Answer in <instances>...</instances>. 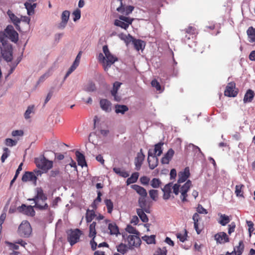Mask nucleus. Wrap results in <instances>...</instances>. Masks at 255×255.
Returning <instances> with one entry per match:
<instances>
[{
	"mask_svg": "<svg viewBox=\"0 0 255 255\" xmlns=\"http://www.w3.org/2000/svg\"><path fill=\"white\" fill-rule=\"evenodd\" d=\"M115 112L117 114H121L122 115L128 110V108L126 105L117 104L115 105Z\"/></svg>",
	"mask_w": 255,
	"mask_h": 255,
	"instance_id": "obj_27",
	"label": "nucleus"
},
{
	"mask_svg": "<svg viewBox=\"0 0 255 255\" xmlns=\"http://www.w3.org/2000/svg\"><path fill=\"white\" fill-rule=\"evenodd\" d=\"M1 54L3 58L7 62H10L12 60V47L11 45H7L5 47H0Z\"/></svg>",
	"mask_w": 255,
	"mask_h": 255,
	"instance_id": "obj_9",
	"label": "nucleus"
},
{
	"mask_svg": "<svg viewBox=\"0 0 255 255\" xmlns=\"http://www.w3.org/2000/svg\"><path fill=\"white\" fill-rule=\"evenodd\" d=\"M7 14L8 15L9 18L12 22V23L15 25L16 28L19 30L20 26L18 23H20L21 19L16 16L11 10H8L7 12Z\"/></svg>",
	"mask_w": 255,
	"mask_h": 255,
	"instance_id": "obj_23",
	"label": "nucleus"
},
{
	"mask_svg": "<svg viewBox=\"0 0 255 255\" xmlns=\"http://www.w3.org/2000/svg\"><path fill=\"white\" fill-rule=\"evenodd\" d=\"M96 89L95 84L92 82H89L84 87V90L89 92H94Z\"/></svg>",
	"mask_w": 255,
	"mask_h": 255,
	"instance_id": "obj_40",
	"label": "nucleus"
},
{
	"mask_svg": "<svg viewBox=\"0 0 255 255\" xmlns=\"http://www.w3.org/2000/svg\"><path fill=\"white\" fill-rule=\"evenodd\" d=\"M247 224L249 227V232L251 234L254 231V224L250 221H247Z\"/></svg>",
	"mask_w": 255,
	"mask_h": 255,
	"instance_id": "obj_64",
	"label": "nucleus"
},
{
	"mask_svg": "<svg viewBox=\"0 0 255 255\" xmlns=\"http://www.w3.org/2000/svg\"><path fill=\"white\" fill-rule=\"evenodd\" d=\"M72 14L74 16L73 21H76L81 17V10L77 8L73 12Z\"/></svg>",
	"mask_w": 255,
	"mask_h": 255,
	"instance_id": "obj_49",
	"label": "nucleus"
},
{
	"mask_svg": "<svg viewBox=\"0 0 255 255\" xmlns=\"http://www.w3.org/2000/svg\"><path fill=\"white\" fill-rule=\"evenodd\" d=\"M70 14V11L67 10L62 12L61 17V21L58 25V28L62 29L66 27L69 19Z\"/></svg>",
	"mask_w": 255,
	"mask_h": 255,
	"instance_id": "obj_13",
	"label": "nucleus"
},
{
	"mask_svg": "<svg viewBox=\"0 0 255 255\" xmlns=\"http://www.w3.org/2000/svg\"><path fill=\"white\" fill-rule=\"evenodd\" d=\"M244 186L242 184L236 186L235 194L237 196H243L242 189Z\"/></svg>",
	"mask_w": 255,
	"mask_h": 255,
	"instance_id": "obj_51",
	"label": "nucleus"
},
{
	"mask_svg": "<svg viewBox=\"0 0 255 255\" xmlns=\"http://www.w3.org/2000/svg\"><path fill=\"white\" fill-rule=\"evenodd\" d=\"M6 36L11 41L16 42L18 40V34L12 25H8L5 29Z\"/></svg>",
	"mask_w": 255,
	"mask_h": 255,
	"instance_id": "obj_8",
	"label": "nucleus"
},
{
	"mask_svg": "<svg viewBox=\"0 0 255 255\" xmlns=\"http://www.w3.org/2000/svg\"><path fill=\"white\" fill-rule=\"evenodd\" d=\"M244 245L243 241H240L239 246L234 248L232 253H235L236 255H241L244 252Z\"/></svg>",
	"mask_w": 255,
	"mask_h": 255,
	"instance_id": "obj_30",
	"label": "nucleus"
},
{
	"mask_svg": "<svg viewBox=\"0 0 255 255\" xmlns=\"http://www.w3.org/2000/svg\"><path fill=\"white\" fill-rule=\"evenodd\" d=\"M100 105L101 108L104 111L109 113L111 111V106L112 104L107 99H101L100 101Z\"/></svg>",
	"mask_w": 255,
	"mask_h": 255,
	"instance_id": "obj_20",
	"label": "nucleus"
},
{
	"mask_svg": "<svg viewBox=\"0 0 255 255\" xmlns=\"http://www.w3.org/2000/svg\"><path fill=\"white\" fill-rule=\"evenodd\" d=\"M140 180L142 184L144 185H147L149 183L150 179L147 176H144L140 177Z\"/></svg>",
	"mask_w": 255,
	"mask_h": 255,
	"instance_id": "obj_58",
	"label": "nucleus"
},
{
	"mask_svg": "<svg viewBox=\"0 0 255 255\" xmlns=\"http://www.w3.org/2000/svg\"><path fill=\"white\" fill-rule=\"evenodd\" d=\"M249 41L251 42H255V28L253 26L250 27L247 31Z\"/></svg>",
	"mask_w": 255,
	"mask_h": 255,
	"instance_id": "obj_28",
	"label": "nucleus"
},
{
	"mask_svg": "<svg viewBox=\"0 0 255 255\" xmlns=\"http://www.w3.org/2000/svg\"><path fill=\"white\" fill-rule=\"evenodd\" d=\"M36 3H33V4L29 2H25L24 3V6L27 9V14L31 15L34 13V8L36 7Z\"/></svg>",
	"mask_w": 255,
	"mask_h": 255,
	"instance_id": "obj_26",
	"label": "nucleus"
},
{
	"mask_svg": "<svg viewBox=\"0 0 255 255\" xmlns=\"http://www.w3.org/2000/svg\"><path fill=\"white\" fill-rule=\"evenodd\" d=\"M254 96V92L252 90H248L246 92L244 98V102H251L253 99Z\"/></svg>",
	"mask_w": 255,
	"mask_h": 255,
	"instance_id": "obj_31",
	"label": "nucleus"
},
{
	"mask_svg": "<svg viewBox=\"0 0 255 255\" xmlns=\"http://www.w3.org/2000/svg\"><path fill=\"white\" fill-rule=\"evenodd\" d=\"M138 235H128L127 236L125 234L123 235L124 238L127 237V241L129 246V248H132V247H137L140 245L141 240Z\"/></svg>",
	"mask_w": 255,
	"mask_h": 255,
	"instance_id": "obj_7",
	"label": "nucleus"
},
{
	"mask_svg": "<svg viewBox=\"0 0 255 255\" xmlns=\"http://www.w3.org/2000/svg\"><path fill=\"white\" fill-rule=\"evenodd\" d=\"M0 42L1 43V46L0 47H5L10 44L7 42V36L5 30L3 32H0Z\"/></svg>",
	"mask_w": 255,
	"mask_h": 255,
	"instance_id": "obj_35",
	"label": "nucleus"
},
{
	"mask_svg": "<svg viewBox=\"0 0 255 255\" xmlns=\"http://www.w3.org/2000/svg\"><path fill=\"white\" fill-rule=\"evenodd\" d=\"M33 106H29L24 114V117L26 119L30 118V114L33 112Z\"/></svg>",
	"mask_w": 255,
	"mask_h": 255,
	"instance_id": "obj_52",
	"label": "nucleus"
},
{
	"mask_svg": "<svg viewBox=\"0 0 255 255\" xmlns=\"http://www.w3.org/2000/svg\"><path fill=\"white\" fill-rule=\"evenodd\" d=\"M133 20V18L127 17L124 15H120L119 19H116L114 24L126 30L130 24H131Z\"/></svg>",
	"mask_w": 255,
	"mask_h": 255,
	"instance_id": "obj_5",
	"label": "nucleus"
},
{
	"mask_svg": "<svg viewBox=\"0 0 255 255\" xmlns=\"http://www.w3.org/2000/svg\"><path fill=\"white\" fill-rule=\"evenodd\" d=\"M187 236V233L186 230H185V233L184 235H182L181 234H178L177 235V238L179 239V240L181 242H184L186 240V237Z\"/></svg>",
	"mask_w": 255,
	"mask_h": 255,
	"instance_id": "obj_59",
	"label": "nucleus"
},
{
	"mask_svg": "<svg viewBox=\"0 0 255 255\" xmlns=\"http://www.w3.org/2000/svg\"><path fill=\"white\" fill-rule=\"evenodd\" d=\"M36 195L34 198L28 199L29 201H33L35 205L34 207L40 210H48L49 209V206L45 202L47 199V195L44 193L43 191L41 188H37Z\"/></svg>",
	"mask_w": 255,
	"mask_h": 255,
	"instance_id": "obj_1",
	"label": "nucleus"
},
{
	"mask_svg": "<svg viewBox=\"0 0 255 255\" xmlns=\"http://www.w3.org/2000/svg\"><path fill=\"white\" fill-rule=\"evenodd\" d=\"M151 84L153 87L156 88L157 91H159L161 89V86L159 84V83L155 79L151 81Z\"/></svg>",
	"mask_w": 255,
	"mask_h": 255,
	"instance_id": "obj_55",
	"label": "nucleus"
},
{
	"mask_svg": "<svg viewBox=\"0 0 255 255\" xmlns=\"http://www.w3.org/2000/svg\"><path fill=\"white\" fill-rule=\"evenodd\" d=\"M190 170L189 167H186L184 171H180L178 173V183H181L185 182L190 176Z\"/></svg>",
	"mask_w": 255,
	"mask_h": 255,
	"instance_id": "obj_18",
	"label": "nucleus"
},
{
	"mask_svg": "<svg viewBox=\"0 0 255 255\" xmlns=\"http://www.w3.org/2000/svg\"><path fill=\"white\" fill-rule=\"evenodd\" d=\"M81 234V231L78 229L70 231L68 233L67 239L71 246H72L79 241Z\"/></svg>",
	"mask_w": 255,
	"mask_h": 255,
	"instance_id": "obj_6",
	"label": "nucleus"
},
{
	"mask_svg": "<svg viewBox=\"0 0 255 255\" xmlns=\"http://www.w3.org/2000/svg\"><path fill=\"white\" fill-rule=\"evenodd\" d=\"M215 240L218 244H224L229 242V238L227 234L222 232L216 234L215 236Z\"/></svg>",
	"mask_w": 255,
	"mask_h": 255,
	"instance_id": "obj_16",
	"label": "nucleus"
},
{
	"mask_svg": "<svg viewBox=\"0 0 255 255\" xmlns=\"http://www.w3.org/2000/svg\"><path fill=\"white\" fill-rule=\"evenodd\" d=\"M192 185L191 181L190 180H188L186 181V182L181 187L180 191H185V192H188L190 188Z\"/></svg>",
	"mask_w": 255,
	"mask_h": 255,
	"instance_id": "obj_45",
	"label": "nucleus"
},
{
	"mask_svg": "<svg viewBox=\"0 0 255 255\" xmlns=\"http://www.w3.org/2000/svg\"><path fill=\"white\" fill-rule=\"evenodd\" d=\"M37 177L35 174L32 172L27 171L23 175L22 177V181L23 182L32 181L36 183Z\"/></svg>",
	"mask_w": 255,
	"mask_h": 255,
	"instance_id": "obj_22",
	"label": "nucleus"
},
{
	"mask_svg": "<svg viewBox=\"0 0 255 255\" xmlns=\"http://www.w3.org/2000/svg\"><path fill=\"white\" fill-rule=\"evenodd\" d=\"M127 41L128 42H132L134 48L137 51L143 50L145 47V43L143 41L140 39H134L129 34L127 37Z\"/></svg>",
	"mask_w": 255,
	"mask_h": 255,
	"instance_id": "obj_10",
	"label": "nucleus"
},
{
	"mask_svg": "<svg viewBox=\"0 0 255 255\" xmlns=\"http://www.w3.org/2000/svg\"><path fill=\"white\" fill-rule=\"evenodd\" d=\"M138 176L139 173L138 172H134L132 173L130 177L127 179L126 181L127 184L128 185L136 182L138 179Z\"/></svg>",
	"mask_w": 255,
	"mask_h": 255,
	"instance_id": "obj_34",
	"label": "nucleus"
},
{
	"mask_svg": "<svg viewBox=\"0 0 255 255\" xmlns=\"http://www.w3.org/2000/svg\"><path fill=\"white\" fill-rule=\"evenodd\" d=\"M95 216L96 215L94 210H90L89 209L87 210L86 219L87 223L91 222Z\"/></svg>",
	"mask_w": 255,
	"mask_h": 255,
	"instance_id": "obj_36",
	"label": "nucleus"
},
{
	"mask_svg": "<svg viewBox=\"0 0 255 255\" xmlns=\"http://www.w3.org/2000/svg\"><path fill=\"white\" fill-rule=\"evenodd\" d=\"M126 230L127 232L130 234H132L135 235H139V232L136 229L132 227L131 225H128Z\"/></svg>",
	"mask_w": 255,
	"mask_h": 255,
	"instance_id": "obj_48",
	"label": "nucleus"
},
{
	"mask_svg": "<svg viewBox=\"0 0 255 255\" xmlns=\"http://www.w3.org/2000/svg\"><path fill=\"white\" fill-rule=\"evenodd\" d=\"M108 229L111 235H118L119 234L118 227L115 223H110L108 225Z\"/></svg>",
	"mask_w": 255,
	"mask_h": 255,
	"instance_id": "obj_29",
	"label": "nucleus"
},
{
	"mask_svg": "<svg viewBox=\"0 0 255 255\" xmlns=\"http://www.w3.org/2000/svg\"><path fill=\"white\" fill-rule=\"evenodd\" d=\"M145 213L146 212L142 210V209H136V213L137 215L143 223H146L148 221V218Z\"/></svg>",
	"mask_w": 255,
	"mask_h": 255,
	"instance_id": "obj_33",
	"label": "nucleus"
},
{
	"mask_svg": "<svg viewBox=\"0 0 255 255\" xmlns=\"http://www.w3.org/2000/svg\"><path fill=\"white\" fill-rule=\"evenodd\" d=\"M11 135L13 136H22L23 135V131L22 130H15L11 132Z\"/></svg>",
	"mask_w": 255,
	"mask_h": 255,
	"instance_id": "obj_60",
	"label": "nucleus"
},
{
	"mask_svg": "<svg viewBox=\"0 0 255 255\" xmlns=\"http://www.w3.org/2000/svg\"><path fill=\"white\" fill-rule=\"evenodd\" d=\"M132 188L139 195L140 197L145 198L147 196V193L146 190L142 187L138 185H133L131 186Z\"/></svg>",
	"mask_w": 255,
	"mask_h": 255,
	"instance_id": "obj_25",
	"label": "nucleus"
},
{
	"mask_svg": "<svg viewBox=\"0 0 255 255\" xmlns=\"http://www.w3.org/2000/svg\"><path fill=\"white\" fill-rule=\"evenodd\" d=\"M117 248L118 252L123 255L125 254L128 251V249H129L126 244L123 243H121Z\"/></svg>",
	"mask_w": 255,
	"mask_h": 255,
	"instance_id": "obj_37",
	"label": "nucleus"
},
{
	"mask_svg": "<svg viewBox=\"0 0 255 255\" xmlns=\"http://www.w3.org/2000/svg\"><path fill=\"white\" fill-rule=\"evenodd\" d=\"M122 83L119 82H116L114 83L113 89L111 90L112 95H115L117 94L118 91L121 87Z\"/></svg>",
	"mask_w": 255,
	"mask_h": 255,
	"instance_id": "obj_46",
	"label": "nucleus"
},
{
	"mask_svg": "<svg viewBox=\"0 0 255 255\" xmlns=\"http://www.w3.org/2000/svg\"><path fill=\"white\" fill-rule=\"evenodd\" d=\"M34 162L36 166L44 172H47L53 166V161L47 159L43 155L35 158Z\"/></svg>",
	"mask_w": 255,
	"mask_h": 255,
	"instance_id": "obj_3",
	"label": "nucleus"
},
{
	"mask_svg": "<svg viewBox=\"0 0 255 255\" xmlns=\"http://www.w3.org/2000/svg\"><path fill=\"white\" fill-rule=\"evenodd\" d=\"M3 153L1 157V161L2 163L4 162L5 159L9 156L10 151L7 147H4L3 148Z\"/></svg>",
	"mask_w": 255,
	"mask_h": 255,
	"instance_id": "obj_42",
	"label": "nucleus"
},
{
	"mask_svg": "<svg viewBox=\"0 0 255 255\" xmlns=\"http://www.w3.org/2000/svg\"><path fill=\"white\" fill-rule=\"evenodd\" d=\"M167 251L166 249L161 250L160 248H159L157 250V251L155 252V255H166Z\"/></svg>",
	"mask_w": 255,
	"mask_h": 255,
	"instance_id": "obj_62",
	"label": "nucleus"
},
{
	"mask_svg": "<svg viewBox=\"0 0 255 255\" xmlns=\"http://www.w3.org/2000/svg\"><path fill=\"white\" fill-rule=\"evenodd\" d=\"M149 194L150 197L154 201H156L158 196V191L154 189L149 190Z\"/></svg>",
	"mask_w": 255,
	"mask_h": 255,
	"instance_id": "obj_50",
	"label": "nucleus"
},
{
	"mask_svg": "<svg viewBox=\"0 0 255 255\" xmlns=\"http://www.w3.org/2000/svg\"><path fill=\"white\" fill-rule=\"evenodd\" d=\"M172 185L173 183L172 182H170L166 184L165 186L161 189L163 192V198L164 200H168L170 197Z\"/></svg>",
	"mask_w": 255,
	"mask_h": 255,
	"instance_id": "obj_21",
	"label": "nucleus"
},
{
	"mask_svg": "<svg viewBox=\"0 0 255 255\" xmlns=\"http://www.w3.org/2000/svg\"><path fill=\"white\" fill-rule=\"evenodd\" d=\"M218 215L220 217V220L218 221V222L222 226H226L230 222V220L228 216L226 215L225 214H222L221 213H219Z\"/></svg>",
	"mask_w": 255,
	"mask_h": 255,
	"instance_id": "obj_32",
	"label": "nucleus"
},
{
	"mask_svg": "<svg viewBox=\"0 0 255 255\" xmlns=\"http://www.w3.org/2000/svg\"><path fill=\"white\" fill-rule=\"evenodd\" d=\"M155 236L154 235H151L150 236H144L142 238L147 244H151L155 243Z\"/></svg>",
	"mask_w": 255,
	"mask_h": 255,
	"instance_id": "obj_43",
	"label": "nucleus"
},
{
	"mask_svg": "<svg viewBox=\"0 0 255 255\" xmlns=\"http://www.w3.org/2000/svg\"><path fill=\"white\" fill-rule=\"evenodd\" d=\"M105 57L107 60L104 64V69L105 71H107L110 68L113 64L118 60V58L111 53L106 55Z\"/></svg>",
	"mask_w": 255,
	"mask_h": 255,
	"instance_id": "obj_19",
	"label": "nucleus"
},
{
	"mask_svg": "<svg viewBox=\"0 0 255 255\" xmlns=\"http://www.w3.org/2000/svg\"><path fill=\"white\" fill-rule=\"evenodd\" d=\"M105 203L107 208L108 213L111 214L113 209V203L112 201L110 199H106L105 200Z\"/></svg>",
	"mask_w": 255,
	"mask_h": 255,
	"instance_id": "obj_44",
	"label": "nucleus"
},
{
	"mask_svg": "<svg viewBox=\"0 0 255 255\" xmlns=\"http://www.w3.org/2000/svg\"><path fill=\"white\" fill-rule=\"evenodd\" d=\"M96 223L95 222H93L89 227V237L95 238L96 235Z\"/></svg>",
	"mask_w": 255,
	"mask_h": 255,
	"instance_id": "obj_39",
	"label": "nucleus"
},
{
	"mask_svg": "<svg viewBox=\"0 0 255 255\" xmlns=\"http://www.w3.org/2000/svg\"><path fill=\"white\" fill-rule=\"evenodd\" d=\"M4 143L6 146L11 147L16 145L17 140L7 138L5 139Z\"/></svg>",
	"mask_w": 255,
	"mask_h": 255,
	"instance_id": "obj_47",
	"label": "nucleus"
},
{
	"mask_svg": "<svg viewBox=\"0 0 255 255\" xmlns=\"http://www.w3.org/2000/svg\"><path fill=\"white\" fill-rule=\"evenodd\" d=\"M228 234L231 235L232 233L235 231V229L236 228V224L235 222H232L228 226Z\"/></svg>",
	"mask_w": 255,
	"mask_h": 255,
	"instance_id": "obj_57",
	"label": "nucleus"
},
{
	"mask_svg": "<svg viewBox=\"0 0 255 255\" xmlns=\"http://www.w3.org/2000/svg\"><path fill=\"white\" fill-rule=\"evenodd\" d=\"M181 196H180V199H181L182 201L184 202L187 201V200L186 199L188 195L187 192H185V191H181Z\"/></svg>",
	"mask_w": 255,
	"mask_h": 255,
	"instance_id": "obj_63",
	"label": "nucleus"
},
{
	"mask_svg": "<svg viewBox=\"0 0 255 255\" xmlns=\"http://www.w3.org/2000/svg\"><path fill=\"white\" fill-rule=\"evenodd\" d=\"M180 187V185H179V183H177L172 185V189H173V192L175 194V195H178L179 192H180L179 190Z\"/></svg>",
	"mask_w": 255,
	"mask_h": 255,
	"instance_id": "obj_53",
	"label": "nucleus"
},
{
	"mask_svg": "<svg viewBox=\"0 0 255 255\" xmlns=\"http://www.w3.org/2000/svg\"><path fill=\"white\" fill-rule=\"evenodd\" d=\"M32 232V228L28 221H24L19 225L18 229V235L23 238H28Z\"/></svg>",
	"mask_w": 255,
	"mask_h": 255,
	"instance_id": "obj_4",
	"label": "nucleus"
},
{
	"mask_svg": "<svg viewBox=\"0 0 255 255\" xmlns=\"http://www.w3.org/2000/svg\"><path fill=\"white\" fill-rule=\"evenodd\" d=\"M144 159V155L142 152V149H140V151L137 153V156L134 159L135 169L139 170Z\"/></svg>",
	"mask_w": 255,
	"mask_h": 255,
	"instance_id": "obj_17",
	"label": "nucleus"
},
{
	"mask_svg": "<svg viewBox=\"0 0 255 255\" xmlns=\"http://www.w3.org/2000/svg\"><path fill=\"white\" fill-rule=\"evenodd\" d=\"M161 184V180L158 178H154L150 181V185L154 188H159Z\"/></svg>",
	"mask_w": 255,
	"mask_h": 255,
	"instance_id": "obj_41",
	"label": "nucleus"
},
{
	"mask_svg": "<svg viewBox=\"0 0 255 255\" xmlns=\"http://www.w3.org/2000/svg\"><path fill=\"white\" fill-rule=\"evenodd\" d=\"M138 204L140 208L138 209H142L146 213H150V205L147 203L145 198L139 197L138 200Z\"/></svg>",
	"mask_w": 255,
	"mask_h": 255,
	"instance_id": "obj_15",
	"label": "nucleus"
},
{
	"mask_svg": "<svg viewBox=\"0 0 255 255\" xmlns=\"http://www.w3.org/2000/svg\"><path fill=\"white\" fill-rule=\"evenodd\" d=\"M134 9V7L132 5H127L124 4V5L119 6L117 8V11L124 15H128L130 14Z\"/></svg>",
	"mask_w": 255,
	"mask_h": 255,
	"instance_id": "obj_14",
	"label": "nucleus"
},
{
	"mask_svg": "<svg viewBox=\"0 0 255 255\" xmlns=\"http://www.w3.org/2000/svg\"><path fill=\"white\" fill-rule=\"evenodd\" d=\"M75 154L77 157V160L78 165L82 167L84 166H87L85 157L84 154L81 153L79 151H76Z\"/></svg>",
	"mask_w": 255,
	"mask_h": 255,
	"instance_id": "obj_24",
	"label": "nucleus"
},
{
	"mask_svg": "<svg viewBox=\"0 0 255 255\" xmlns=\"http://www.w3.org/2000/svg\"><path fill=\"white\" fill-rule=\"evenodd\" d=\"M196 211L198 214H207L208 213L207 210L204 208L200 204L198 205Z\"/></svg>",
	"mask_w": 255,
	"mask_h": 255,
	"instance_id": "obj_54",
	"label": "nucleus"
},
{
	"mask_svg": "<svg viewBox=\"0 0 255 255\" xmlns=\"http://www.w3.org/2000/svg\"><path fill=\"white\" fill-rule=\"evenodd\" d=\"M174 150L172 149V148H170L169 149L168 151L167 152V153L164 155V156H165L166 157H167L168 159H169L170 160L171 159L172 157H173V155H174Z\"/></svg>",
	"mask_w": 255,
	"mask_h": 255,
	"instance_id": "obj_61",
	"label": "nucleus"
},
{
	"mask_svg": "<svg viewBox=\"0 0 255 255\" xmlns=\"http://www.w3.org/2000/svg\"><path fill=\"white\" fill-rule=\"evenodd\" d=\"M163 144V142H160L154 145V150L149 149L148 150L147 161L150 169H153L157 166L158 158L155 154H156L157 156H159L162 153V146Z\"/></svg>",
	"mask_w": 255,
	"mask_h": 255,
	"instance_id": "obj_2",
	"label": "nucleus"
},
{
	"mask_svg": "<svg viewBox=\"0 0 255 255\" xmlns=\"http://www.w3.org/2000/svg\"><path fill=\"white\" fill-rule=\"evenodd\" d=\"M113 170L116 173L123 177L126 178L129 176V173L128 172L121 170L120 168L114 167Z\"/></svg>",
	"mask_w": 255,
	"mask_h": 255,
	"instance_id": "obj_38",
	"label": "nucleus"
},
{
	"mask_svg": "<svg viewBox=\"0 0 255 255\" xmlns=\"http://www.w3.org/2000/svg\"><path fill=\"white\" fill-rule=\"evenodd\" d=\"M34 208H35L34 206H26L25 204H22L21 206L18 207L17 210L19 212L33 217L35 214Z\"/></svg>",
	"mask_w": 255,
	"mask_h": 255,
	"instance_id": "obj_11",
	"label": "nucleus"
},
{
	"mask_svg": "<svg viewBox=\"0 0 255 255\" xmlns=\"http://www.w3.org/2000/svg\"><path fill=\"white\" fill-rule=\"evenodd\" d=\"M235 83L230 82L228 83L224 92L225 96L230 97H235L237 95L238 92L235 90Z\"/></svg>",
	"mask_w": 255,
	"mask_h": 255,
	"instance_id": "obj_12",
	"label": "nucleus"
},
{
	"mask_svg": "<svg viewBox=\"0 0 255 255\" xmlns=\"http://www.w3.org/2000/svg\"><path fill=\"white\" fill-rule=\"evenodd\" d=\"M5 244L9 246V247L11 249H13V250H17L19 249V246L18 245H17L16 244H15V243H10L9 242H8V241H6L5 242Z\"/></svg>",
	"mask_w": 255,
	"mask_h": 255,
	"instance_id": "obj_56",
	"label": "nucleus"
}]
</instances>
